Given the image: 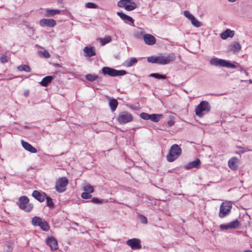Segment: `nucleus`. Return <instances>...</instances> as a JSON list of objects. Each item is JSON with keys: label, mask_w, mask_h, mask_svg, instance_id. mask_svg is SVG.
<instances>
[{"label": "nucleus", "mask_w": 252, "mask_h": 252, "mask_svg": "<svg viewBox=\"0 0 252 252\" xmlns=\"http://www.w3.org/2000/svg\"><path fill=\"white\" fill-rule=\"evenodd\" d=\"M174 124V121L173 120H170L169 121H168V125L169 126H171Z\"/></svg>", "instance_id": "nucleus-47"}, {"label": "nucleus", "mask_w": 252, "mask_h": 252, "mask_svg": "<svg viewBox=\"0 0 252 252\" xmlns=\"http://www.w3.org/2000/svg\"><path fill=\"white\" fill-rule=\"evenodd\" d=\"M52 76H47L42 79L41 81L40 82V84L43 87H46L48 84L52 81Z\"/></svg>", "instance_id": "nucleus-23"}, {"label": "nucleus", "mask_w": 252, "mask_h": 252, "mask_svg": "<svg viewBox=\"0 0 252 252\" xmlns=\"http://www.w3.org/2000/svg\"><path fill=\"white\" fill-rule=\"evenodd\" d=\"M28 95H29V91H25V92H24V95H25V96H27Z\"/></svg>", "instance_id": "nucleus-49"}, {"label": "nucleus", "mask_w": 252, "mask_h": 252, "mask_svg": "<svg viewBox=\"0 0 252 252\" xmlns=\"http://www.w3.org/2000/svg\"><path fill=\"white\" fill-rule=\"evenodd\" d=\"M143 39L145 43L149 45H153L156 42V38L150 34H145L143 35Z\"/></svg>", "instance_id": "nucleus-15"}, {"label": "nucleus", "mask_w": 252, "mask_h": 252, "mask_svg": "<svg viewBox=\"0 0 252 252\" xmlns=\"http://www.w3.org/2000/svg\"><path fill=\"white\" fill-rule=\"evenodd\" d=\"M21 144L23 147L27 151L32 153H36L37 152V150L29 143L22 140H21Z\"/></svg>", "instance_id": "nucleus-17"}, {"label": "nucleus", "mask_w": 252, "mask_h": 252, "mask_svg": "<svg viewBox=\"0 0 252 252\" xmlns=\"http://www.w3.org/2000/svg\"><path fill=\"white\" fill-rule=\"evenodd\" d=\"M150 76L153 77L158 79H165L167 78L166 75H162L158 73H152L150 74Z\"/></svg>", "instance_id": "nucleus-35"}, {"label": "nucleus", "mask_w": 252, "mask_h": 252, "mask_svg": "<svg viewBox=\"0 0 252 252\" xmlns=\"http://www.w3.org/2000/svg\"><path fill=\"white\" fill-rule=\"evenodd\" d=\"M86 78L89 81H94L98 79V76L95 74H88L85 76Z\"/></svg>", "instance_id": "nucleus-31"}, {"label": "nucleus", "mask_w": 252, "mask_h": 252, "mask_svg": "<svg viewBox=\"0 0 252 252\" xmlns=\"http://www.w3.org/2000/svg\"><path fill=\"white\" fill-rule=\"evenodd\" d=\"M118 123L120 124H125L133 121L132 115L127 112L120 113L116 118Z\"/></svg>", "instance_id": "nucleus-6"}, {"label": "nucleus", "mask_w": 252, "mask_h": 252, "mask_svg": "<svg viewBox=\"0 0 252 252\" xmlns=\"http://www.w3.org/2000/svg\"><path fill=\"white\" fill-rule=\"evenodd\" d=\"M151 115L146 113L142 112L140 114L141 119L145 120H150Z\"/></svg>", "instance_id": "nucleus-39"}, {"label": "nucleus", "mask_w": 252, "mask_h": 252, "mask_svg": "<svg viewBox=\"0 0 252 252\" xmlns=\"http://www.w3.org/2000/svg\"><path fill=\"white\" fill-rule=\"evenodd\" d=\"M234 35V32L228 29L221 33L220 37L223 39H226L229 37H232Z\"/></svg>", "instance_id": "nucleus-20"}, {"label": "nucleus", "mask_w": 252, "mask_h": 252, "mask_svg": "<svg viewBox=\"0 0 252 252\" xmlns=\"http://www.w3.org/2000/svg\"><path fill=\"white\" fill-rule=\"evenodd\" d=\"M244 252H252V251L248 250L245 251Z\"/></svg>", "instance_id": "nucleus-51"}, {"label": "nucleus", "mask_w": 252, "mask_h": 252, "mask_svg": "<svg viewBox=\"0 0 252 252\" xmlns=\"http://www.w3.org/2000/svg\"><path fill=\"white\" fill-rule=\"evenodd\" d=\"M40 228L43 231H48L50 228V227L46 220H44L39 225Z\"/></svg>", "instance_id": "nucleus-28"}, {"label": "nucleus", "mask_w": 252, "mask_h": 252, "mask_svg": "<svg viewBox=\"0 0 252 252\" xmlns=\"http://www.w3.org/2000/svg\"><path fill=\"white\" fill-rule=\"evenodd\" d=\"M109 106L111 108V110L112 111H114L118 106V102L115 99H112L110 100L109 103Z\"/></svg>", "instance_id": "nucleus-27"}, {"label": "nucleus", "mask_w": 252, "mask_h": 252, "mask_svg": "<svg viewBox=\"0 0 252 252\" xmlns=\"http://www.w3.org/2000/svg\"><path fill=\"white\" fill-rule=\"evenodd\" d=\"M190 21L192 25L196 28L200 27L202 26L200 22L198 21L193 15L190 14Z\"/></svg>", "instance_id": "nucleus-24"}, {"label": "nucleus", "mask_w": 252, "mask_h": 252, "mask_svg": "<svg viewBox=\"0 0 252 252\" xmlns=\"http://www.w3.org/2000/svg\"><path fill=\"white\" fill-rule=\"evenodd\" d=\"M0 61L2 63H5L8 62L7 56L4 55L0 58Z\"/></svg>", "instance_id": "nucleus-45"}, {"label": "nucleus", "mask_w": 252, "mask_h": 252, "mask_svg": "<svg viewBox=\"0 0 252 252\" xmlns=\"http://www.w3.org/2000/svg\"><path fill=\"white\" fill-rule=\"evenodd\" d=\"M240 160L236 157H233L228 161V166L230 169L236 171L238 169L240 164Z\"/></svg>", "instance_id": "nucleus-11"}, {"label": "nucleus", "mask_w": 252, "mask_h": 252, "mask_svg": "<svg viewBox=\"0 0 252 252\" xmlns=\"http://www.w3.org/2000/svg\"><path fill=\"white\" fill-rule=\"evenodd\" d=\"M211 64L215 66L234 68L235 66L231 63L223 59L213 58L210 61Z\"/></svg>", "instance_id": "nucleus-7"}, {"label": "nucleus", "mask_w": 252, "mask_h": 252, "mask_svg": "<svg viewBox=\"0 0 252 252\" xmlns=\"http://www.w3.org/2000/svg\"><path fill=\"white\" fill-rule=\"evenodd\" d=\"M17 69L19 71H24L26 72H30L31 71V68L30 66L27 64L18 66L17 67Z\"/></svg>", "instance_id": "nucleus-29"}, {"label": "nucleus", "mask_w": 252, "mask_h": 252, "mask_svg": "<svg viewBox=\"0 0 252 252\" xmlns=\"http://www.w3.org/2000/svg\"><path fill=\"white\" fill-rule=\"evenodd\" d=\"M220 227L222 230H227L230 229L229 223L220 224Z\"/></svg>", "instance_id": "nucleus-44"}, {"label": "nucleus", "mask_w": 252, "mask_h": 252, "mask_svg": "<svg viewBox=\"0 0 252 252\" xmlns=\"http://www.w3.org/2000/svg\"><path fill=\"white\" fill-rule=\"evenodd\" d=\"M117 15L123 20L125 22H130L132 24L134 23V20L130 16L123 13L122 12H118Z\"/></svg>", "instance_id": "nucleus-19"}, {"label": "nucleus", "mask_w": 252, "mask_h": 252, "mask_svg": "<svg viewBox=\"0 0 252 252\" xmlns=\"http://www.w3.org/2000/svg\"><path fill=\"white\" fill-rule=\"evenodd\" d=\"M176 57L173 53L169 54L166 56H158V64H166L174 61Z\"/></svg>", "instance_id": "nucleus-9"}, {"label": "nucleus", "mask_w": 252, "mask_h": 252, "mask_svg": "<svg viewBox=\"0 0 252 252\" xmlns=\"http://www.w3.org/2000/svg\"><path fill=\"white\" fill-rule=\"evenodd\" d=\"M86 7L88 8H96L97 6L93 2H88L85 4Z\"/></svg>", "instance_id": "nucleus-42"}, {"label": "nucleus", "mask_w": 252, "mask_h": 252, "mask_svg": "<svg viewBox=\"0 0 252 252\" xmlns=\"http://www.w3.org/2000/svg\"><path fill=\"white\" fill-rule=\"evenodd\" d=\"M68 183V180L65 177H62L57 181L55 189L58 192H63L65 191Z\"/></svg>", "instance_id": "nucleus-8"}, {"label": "nucleus", "mask_w": 252, "mask_h": 252, "mask_svg": "<svg viewBox=\"0 0 252 252\" xmlns=\"http://www.w3.org/2000/svg\"><path fill=\"white\" fill-rule=\"evenodd\" d=\"M43 220H42L40 217L35 216L32 218V223L33 226H39Z\"/></svg>", "instance_id": "nucleus-26"}, {"label": "nucleus", "mask_w": 252, "mask_h": 252, "mask_svg": "<svg viewBox=\"0 0 252 252\" xmlns=\"http://www.w3.org/2000/svg\"><path fill=\"white\" fill-rule=\"evenodd\" d=\"M147 61L149 63L158 64V57H154V56L149 57L148 58Z\"/></svg>", "instance_id": "nucleus-38"}, {"label": "nucleus", "mask_w": 252, "mask_h": 252, "mask_svg": "<svg viewBox=\"0 0 252 252\" xmlns=\"http://www.w3.org/2000/svg\"><path fill=\"white\" fill-rule=\"evenodd\" d=\"M91 201L92 203H95V204H99V203H103V202H107L105 200L100 199H98V198H95V197L93 198L92 199V200H91Z\"/></svg>", "instance_id": "nucleus-40"}, {"label": "nucleus", "mask_w": 252, "mask_h": 252, "mask_svg": "<svg viewBox=\"0 0 252 252\" xmlns=\"http://www.w3.org/2000/svg\"><path fill=\"white\" fill-rule=\"evenodd\" d=\"M184 15L189 19V11L188 10H186L184 11Z\"/></svg>", "instance_id": "nucleus-48"}, {"label": "nucleus", "mask_w": 252, "mask_h": 252, "mask_svg": "<svg viewBox=\"0 0 252 252\" xmlns=\"http://www.w3.org/2000/svg\"><path fill=\"white\" fill-rule=\"evenodd\" d=\"M163 118V115L160 114H153L151 115L150 120L156 123H158Z\"/></svg>", "instance_id": "nucleus-25"}, {"label": "nucleus", "mask_w": 252, "mask_h": 252, "mask_svg": "<svg viewBox=\"0 0 252 252\" xmlns=\"http://www.w3.org/2000/svg\"><path fill=\"white\" fill-rule=\"evenodd\" d=\"M83 189L84 191L88 192L90 193H93L94 191V189L93 187L88 184L84 185L83 187Z\"/></svg>", "instance_id": "nucleus-34"}, {"label": "nucleus", "mask_w": 252, "mask_h": 252, "mask_svg": "<svg viewBox=\"0 0 252 252\" xmlns=\"http://www.w3.org/2000/svg\"><path fill=\"white\" fill-rule=\"evenodd\" d=\"M17 204L21 209L26 212H31L33 208V205L29 203V199L26 196H21Z\"/></svg>", "instance_id": "nucleus-3"}, {"label": "nucleus", "mask_w": 252, "mask_h": 252, "mask_svg": "<svg viewBox=\"0 0 252 252\" xmlns=\"http://www.w3.org/2000/svg\"><path fill=\"white\" fill-rule=\"evenodd\" d=\"M83 51L86 57H92L96 55L94 48L93 46L85 47L83 49Z\"/></svg>", "instance_id": "nucleus-16"}, {"label": "nucleus", "mask_w": 252, "mask_h": 252, "mask_svg": "<svg viewBox=\"0 0 252 252\" xmlns=\"http://www.w3.org/2000/svg\"><path fill=\"white\" fill-rule=\"evenodd\" d=\"M45 199L46 200L47 206L50 208H53L54 207V204L53 202L52 199L50 197L47 196V195L46 197H45Z\"/></svg>", "instance_id": "nucleus-36"}, {"label": "nucleus", "mask_w": 252, "mask_h": 252, "mask_svg": "<svg viewBox=\"0 0 252 252\" xmlns=\"http://www.w3.org/2000/svg\"><path fill=\"white\" fill-rule=\"evenodd\" d=\"M81 197L83 199H90L92 197V195L90 193L85 191L81 194Z\"/></svg>", "instance_id": "nucleus-41"}, {"label": "nucleus", "mask_w": 252, "mask_h": 252, "mask_svg": "<svg viewBox=\"0 0 252 252\" xmlns=\"http://www.w3.org/2000/svg\"><path fill=\"white\" fill-rule=\"evenodd\" d=\"M182 149L177 144H173L170 148L168 154L166 156V160L172 162L176 160L181 155Z\"/></svg>", "instance_id": "nucleus-1"}, {"label": "nucleus", "mask_w": 252, "mask_h": 252, "mask_svg": "<svg viewBox=\"0 0 252 252\" xmlns=\"http://www.w3.org/2000/svg\"><path fill=\"white\" fill-rule=\"evenodd\" d=\"M232 208V205L229 201H224L222 202L220 207V212L219 214L220 218H223L228 215Z\"/></svg>", "instance_id": "nucleus-5"}, {"label": "nucleus", "mask_w": 252, "mask_h": 252, "mask_svg": "<svg viewBox=\"0 0 252 252\" xmlns=\"http://www.w3.org/2000/svg\"><path fill=\"white\" fill-rule=\"evenodd\" d=\"M185 168H186V169H189V164H188L186 165L185 166Z\"/></svg>", "instance_id": "nucleus-50"}, {"label": "nucleus", "mask_w": 252, "mask_h": 252, "mask_svg": "<svg viewBox=\"0 0 252 252\" xmlns=\"http://www.w3.org/2000/svg\"><path fill=\"white\" fill-rule=\"evenodd\" d=\"M39 24L41 27L47 26L52 28L56 25V22L55 20L52 19H43L40 20Z\"/></svg>", "instance_id": "nucleus-13"}, {"label": "nucleus", "mask_w": 252, "mask_h": 252, "mask_svg": "<svg viewBox=\"0 0 252 252\" xmlns=\"http://www.w3.org/2000/svg\"><path fill=\"white\" fill-rule=\"evenodd\" d=\"M229 49L234 53H238L241 49V45L239 42H234L229 45Z\"/></svg>", "instance_id": "nucleus-18"}, {"label": "nucleus", "mask_w": 252, "mask_h": 252, "mask_svg": "<svg viewBox=\"0 0 252 252\" xmlns=\"http://www.w3.org/2000/svg\"><path fill=\"white\" fill-rule=\"evenodd\" d=\"M102 72L104 75H108L112 77L123 76L126 74V72L124 70H118L109 67H103Z\"/></svg>", "instance_id": "nucleus-4"}, {"label": "nucleus", "mask_w": 252, "mask_h": 252, "mask_svg": "<svg viewBox=\"0 0 252 252\" xmlns=\"http://www.w3.org/2000/svg\"><path fill=\"white\" fill-rule=\"evenodd\" d=\"M61 11L58 9H47L46 10L45 16L47 17H52L55 15L59 14Z\"/></svg>", "instance_id": "nucleus-21"}, {"label": "nucleus", "mask_w": 252, "mask_h": 252, "mask_svg": "<svg viewBox=\"0 0 252 252\" xmlns=\"http://www.w3.org/2000/svg\"><path fill=\"white\" fill-rule=\"evenodd\" d=\"M41 54L42 56L46 58H49L50 57V55L47 51H44L43 52H41Z\"/></svg>", "instance_id": "nucleus-46"}, {"label": "nucleus", "mask_w": 252, "mask_h": 252, "mask_svg": "<svg viewBox=\"0 0 252 252\" xmlns=\"http://www.w3.org/2000/svg\"><path fill=\"white\" fill-rule=\"evenodd\" d=\"M32 195L40 202H43L45 199V197H46V194L45 192L38 190H34L32 192Z\"/></svg>", "instance_id": "nucleus-14"}, {"label": "nucleus", "mask_w": 252, "mask_h": 252, "mask_svg": "<svg viewBox=\"0 0 252 252\" xmlns=\"http://www.w3.org/2000/svg\"><path fill=\"white\" fill-rule=\"evenodd\" d=\"M229 225L230 229H235L239 227L240 222L238 220H235L229 223Z\"/></svg>", "instance_id": "nucleus-32"}, {"label": "nucleus", "mask_w": 252, "mask_h": 252, "mask_svg": "<svg viewBox=\"0 0 252 252\" xmlns=\"http://www.w3.org/2000/svg\"><path fill=\"white\" fill-rule=\"evenodd\" d=\"M211 108V105L208 101H202L195 108V114L199 117H202L210 111Z\"/></svg>", "instance_id": "nucleus-2"}, {"label": "nucleus", "mask_w": 252, "mask_h": 252, "mask_svg": "<svg viewBox=\"0 0 252 252\" xmlns=\"http://www.w3.org/2000/svg\"><path fill=\"white\" fill-rule=\"evenodd\" d=\"M236 148L238 149V151L235 152V154L238 155H241L242 154L247 151H250V150L246 147H243L241 146H236Z\"/></svg>", "instance_id": "nucleus-30"}, {"label": "nucleus", "mask_w": 252, "mask_h": 252, "mask_svg": "<svg viewBox=\"0 0 252 252\" xmlns=\"http://www.w3.org/2000/svg\"><path fill=\"white\" fill-rule=\"evenodd\" d=\"M137 62V60L135 58H131L124 62V65L126 67H131Z\"/></svg>", "instance_id": "nucleus-22"}, {"label": "nucleus", "mask_w": 252, "mask_h": 252, "mask_svg": "<svg viewBox=\"0 0 252 252\" xmlns=\"http://www.w3.org/2000/svg\"><path fill=\"white\" fill-rule=\"evenodd\" d=\"M200 165V160L197 159L195 160L190 162V168H199Z\"/></svg>", "instance_id": "nucleus-33"}, {"label": "nucleus", "mask_w": 252, "mask_h": 252, "mask_svg": "<svg viewBox=\"0 0 252 252\" xmlns=\"http://www.w3.org/2000/svg\"><path fill=\"white\" fill-rule=\"evenodd\" d=\"M46 244L50 247L52 251H55L58 249L57 240L54 237L47 238Z\"/></svg>", "instance_id": "nucleus-12"}, {"label": "nucleus", "mask_w": 252, "mask_h": 252, "mask_svg": "<svg viewBox=\"0 0 252 252\" xmlns=\"http://www.w3.org/2000/svg\"><path fill=\"white\" fill-rule=\"evenodd\" d=\"M228 1H230V2H234L235 1H236V0H228Z\"/></svg>", "instance_id": "nucleus-52"}, {"label": "nucleus", "mask_w": 252, "mask_h": 252, "mask_svg": "<svg viewBox=\"0 0 252 252\" xmlns=\"http://www.w3.org/2000/svg\"><path fill=\"white\" fill-rule=\"evenodd\" d=\"M139 219L140 220V221L141 222V223H144V224L147 223V222H148L147 220V218L145 216H144L142 215H139Z\"/></svg>", "instance_id": "nucleus-43"}, {"label": "nucleus", "mask_w": 252, "mask_h": 252, "mask_svg": "<svg viewBox=\"0 0 252 252\" xmlns=\"http://www.w3.org/2000/svg\"><path fill=\"white\" fill-rule=\"evenodd\" d=\"M100 40L101 44L104 45L111 41V37L110 36H107L104 38H100Z\"/></svg>", "instance_id": "nucleus-37"}, {"label": "nucleus", "mask_w": 252, "mask_h": 252, "mask_svg": "<svg viewBox=\"0 0 252 252\" xmlns=\"http://www.w3.org/2000/svg\"><path fill=\"white\" fill-rule=\"evenodd\" d=\"M126 244L130 246L132 250H138L141 248V240L138 238H132L128 239Z\"/></svg>", "instance_id": "nucleus-10"}]
</instances>
